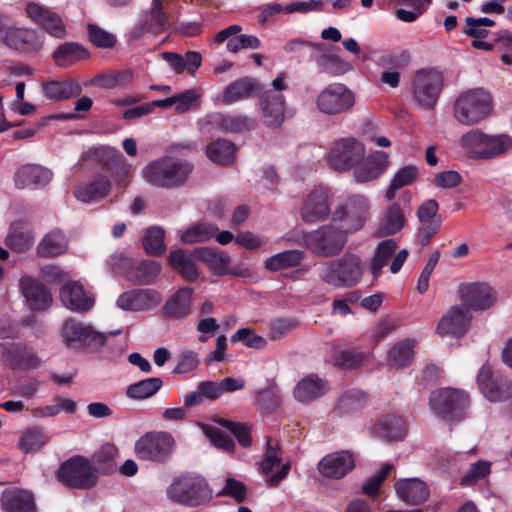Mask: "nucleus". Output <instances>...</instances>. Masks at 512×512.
<instances>
[{"label":"nucleus","mask_w":512,"mask_h":512,"mask_svg":"<svg viewBox=\"0 0 512 512\" xmlns=\"http://www.w3.org/2000/svg\"><path fill=\"white\" fill-rule=\"evenodd\" d=\"M166 495L172 502L190 508L205 506L212 500V490L207 480L193 472L174 477Z\"/></svg>","instance_id":"obj_1"},{"label":"nucleus","mask_w":512,"mask_h":512,"mask_svg":"<svg viewBox=\"0 0 512 512\" xmlns=\"http://www.w3.org/2000/svg\"><path fill=\"white\" fill-rule=\"evenodd\" d=\"M192 171L193 165L187 160L165 156L150 162L143 176L156 187L173 189L183 185Z\"/></svg>","instance_id":"obj_2"},{"label":"nucleus","mask_w":512,"mask_h":512,"mask_svg":"<svg viewBox=\"0 0 512 512\" xmlns=\"http://www.w3.org/2000/svg\"><path fill=\"white\" fill-rule=\"evenodd\" d=\"M369 211V200L363 195L354 194L337 204L331 212V220L348 236L364 227Z\"/></svg>","instance_id":"obj_3"},{"label":"nucleus","mask_w":512,"mask_h":512,"mask_svg":"<svg viewBox=\"0 0 512 512\" xmlns=\"http://www.w3.org/2000/svg\"><path fill=\"white\" fill-rule=\"evenodd\" d=\"M56 478L65 487L79 490L92 489L98 483L90 459L82 455H74L62 462Z\"/></svg>","instance_id":"obj_4"},{"label":"nucleus","mask_w":512,"mask_h":512,"mask_svg":"<svg viewBox=\"0 0 512 512\" xmlns=\"http://www.w3.org/2000/svg\"><path fill=\"white\" fill-rule=\"evenodd\" d=\"M492 110V98L481 88L468 90L458 96L454 116L464 125H473L486 118Z\"/></svg>","instance_id":"obj_5"},{"label":"nucleus","mask_w":512,"mask_h":512,"mask_svg":"<svg viewBox=\"0 0 512 512\" xmlns=\"http://www.w3.org/2000/svg\"><path fill=\"white\" fill-rule=\"evenodd\" d=\"M429 406L438 417L448 421H459L469 407V396L461 389L439 388L431 392Z\"/></svg>","instance_id":"obj_6"},{"label":"nucleus","mask_w":512,"mask_h":512,"mask_svg":"<svg viewBox=\"0 0 512 512\" xmlns=\"http://www.w3.org/2000/svg\"><path fill=\"white\" fill-rule=\"evenodd\" d=\"M348 236L333 222L322 225L316 230L304 234L303 241L308 250L322 257L337 255L342 251Z\"/></svg>","instance_id":"obj_7"},{"label":"nucleus","mask_w":512,"mask_h":512,"mask_svg":"<svg viewBox=\"0 0 512 512\" xmlns=\"http://www.w3.org/2000/svg\"><path fill=\"white\" fill-rule=\"evenodd\" d=\"M362 276L361 258L354 253H345L327 265L322 279L335 287H353L360 282Z\"/></svg>","instance_id":"obj_8"},{"label":"nucleus","mask_w":512,"mask_h":512,"mask_svg":"<svg viewBox=\"0 0 512 512\" xmlns=\"http://www.w3.org/2000/svg\"><path fill=\"white\" fill-rule=\"evenodd\" d=\"M175 440L168 432H147L135 443L134 453L139 460L166 463L172 457Z\"/></svg>","instance_id":"obj_9"},{"label":"nucleus","mask_w":512,"mask_h":512,"mask_svg":"<svg viewBox=\"0 0 512 512\" xmlns=\"http://www.w3.org/2000/svg\"><path fill=\"white\" fill-rule=\"evenodd\" d=\"M281 454L278 441L267 437L263 458L258 461V470L263 475L267 488L278 487L291 470V463L283 462Z\"/></svg>","instance_id":"obj_10"},{"label":"nucleus","mask_w":512,"mask_h":512,"mask_svg":"<svg viewBox=\"0 0 512 512\" xmlns=\"http://www.w3.org/2000/svg\"><path fill=\"white\" fill-rule=\"evenodd\" d=\"M285 74L282 73L272 81L273 89L267 90L260 98L263 123L270 128H278L284 121L285 98L281 91L287 89Z\"/></svg>","instance_id":"obj_11"},{"label":"nucleus","mask_w":512,"mask_h":512,"mask_svg":"<svg viewBox=\"0 0 512 512\" xmlns=\"http://www.w3.org/2000/svg\"><path fill=\"white\" fill-rule=\"evenodd\" d=\"M355 103L353 92L342 83H331L320 91L316 99L318 110L326 115L349 111Z\"/></svg>","instance_id":"obj_12"},{"label":"nucleus","mask_w":512,"mask_h":512,"mask_svg":"<svg viewBox=\"0 0 512 512\" xmlns=\"http://www.w3.org/2000/svg\"><path fill=\"white\" fill-rule=\"evenodd\" d=\"M365 156L364 145L353 137L336 140L329 152V164L335 171H347L358 165Z\"/></svg>","instance_id":"obj_13"},{"label":"nucleus","mask_w":512,"mask_h":512,"mask_svg":"<svg viewBox=\"0 0 512 512\" xmlns=\"http://www.w3.org/2000/svg\"><path fill=\"white\" fill-rule=\"evenodd\" d=\"M443 87V75L434 70H421L413 81V94L417 104L423 109H432L437 103Z\"/></svg>","instance_id":"obj_14"},{"label":"nucleus","mask_w":512,"mask_h":512,"mask_svg":"<svg viewBox=\"0 0 512 512\" xmlns=\"http://www.w3.org/2000/svg\"><path fill=\"white\" fill-rule=\"evenodd\" d=\"M94 156L101 169L109 173L120 188L127 187L133 169L120 150L103 146L95 149Z\"/></svg>","instance_id":"obj_15"},{"label":"nucleus","mask_w":512,"mask_h":512,"mask_svg":"<svg viewBox=\"0 0 512 512\" xmlns=\"http://www.w3.org/2000/svg\"><path fill=\"white\" fill-rule=\"evenodd\" d=\"M61 335L68 348L100 347L106 342L104 333L95 331L75 319H67L62 326Z\"/></svg>","instance_id":"obj_16"},{"label":"nucleus","mask_w":512,"mask_h":512,"mask_svg":"<svg viewBox=\"0 0 512 512\" xmlns=\"http://www.w3.org/2000/svg\"><path fill=\"white\" fill-rule=\"evenodd\" d=\"M439 203L435 199L425 200L416 211L419 222L416 238L422 246H427L431 239L440 231L442 217L439 215Z\"/></svg>","instance_id":"obj_17"},{"label":"nucleus","mask_w":512,"mask_h":512,"mask_svg":"<svg viewBox=\"0 0 512 512\" xmlns=\"http://www.w3.org/2000/svg\"><path fill=\"white\" fill-rule=\"evenodd\" d=\"M477 384L481 393L492 402H502L512 396V381L507 377L495 375L488 364L480 368Z\"/></svg>","instance_id":"obj_18"},{"label":"nucleus","mask_w":512,"mask_h":512,"mask_svg":"<svg viewBox=\"0 0 512 512\" xmlns=\"http://www.w3.org/2000/svg\"><path fill=\"white\" fill-rule=\"evenodd\" d=\"M411 200V192L405 191L402 194L401 202H393L386 208L377 230L378 236L395 235L405 227V214L411 211Z\"/></svg>","instance_id":"obj_19"},{"label":"nucleus","mask_w":512,"mask_h":512,"mask_svg":"<svg viewBox=\"0 0 512 512\" xmlns=\"http://www.w3.org/2000/svg\"><path fill=\"white\" fill-rule=\"evenodd\" d=\"M44 41V35L36 29L11 26L5 34L3 44L21 53L36 54L43 48Z\"/></svg>","instance_id":"obj_20"},{"label":"nucleus","mask_w":512,"mask_h":512,"mask_svg":"<svg viewBox=\"0 0 512 512\" xmlns=\"http://www.w3.org/2000/svg\"><path fill=\"white\" fill-rule=\"evenodd\" d=\"M26 14L52 37L64 39L67 36L65 22L58 13L51 9L39 3L29 2L26 6Z\"/></svg>","instance_id":"obj_21"},{"label":"nucleus","mask_w":512,"mask_h":512,"mask_svg":"<svg viewBox=\"0 0 512 512\" xmlns=\"http://www.w3.org/2000/svg\"><path fill=\"white\" fill-rule=\"evenodd\" d=\"M471 320L472 315L468 307L463 304L453 306L439 320L436 332L442 337L459 338L468 332Z\"/></svg>","instance_id":"obj_22"},{"label":"nucleus","mask_w":512,"mask_h":512,"mask_svg":"<svg viewBox=\"0 0 512 512\" xmlns=\"http://www.w3.org/2000/svg\"><path fill=\"white\" fill-rule=\"evenodd\" d=\"M355 457L349 450L325 455L317 464L318 472L325 478L339 480L355 468Z\"/></svg>","instance_id":"obj_23"},{"label":"nucleus","mask_w":512,"mask_h":512,"mask_svg":"<svg viewBox=\"0 0 512 512\" xmlns=\"http://www.w3.org/2000/svg\"><path fill=\"white\" fill-rule=\"evenodd\" d=\"M1 357L12 370H29L39 366V359L32 348L15 342L2 343Z\"/></svg>","instance_id":"obj_24"},{"label":"nucleus","mask_w":512,"mask_h":512,"mask_svg":"<svg viewBox=\"0 0 512 512\" xmlns=\"http://www.w3.org/2000/svg\"><path fill=\"white\" fill-rule=\"evenodd\" d=\"M328 191L322 187L309 192L300 208V215L305 223L324 221L331 214L328 203Z\"/></svg>","instance_id":"obj_25"},{"label":"nucleus","mask_w":512,"mask_h":512,"mask_svg":"<svg viewBox=\"0 0 512 512\" xmlns=\"http://www.w3.org/2000/svg\"><path fill=\"white\" fill-rule=\"evenodd\" d=\"M161 295L153 289H133L122 293L116 301L119 308L126 311H148L157 307Z\"/></svg>","instance_id":"obj_26"},{"label":"nucleus","mask_w":512,"mask_h":512,"mask_svg":"<svg viewBox=\"0 0 512 512\" xmlns=\"http://www.w3.org/2000/svg\"><path fill=\"white\" fill-rule=\"evenodd\" d=\"M52 172L38 164H24L14 173V184L18 189H39L52 179Z\"/></svg>","instance_id":"obj_27"},{"label":"nucleus","mask_w":512,"mask_h":512,"mask_svg":"<svg viewBox=\"0 0 512 512\" xmlns=\"http://www.w3.org/2000/svg\"><path fill=\"white\" fill-rule=\"evenodd\" d=\"M111 189L110 178L102 173H97L90 181L77 184L73 194L79 201L91 203L107 197Z\"/></svg>","instance_id":"obj_28"},{"label":"nucleus","mask_w":512,"mask_h":512,"mask_svg":"<svg viewBox=\"0 0 512 512\" xmlns=\"http://www.w3.org/2000/svg\"><path fill=\"white\" fill-rule=\"evenodd\" d=\"M353 176L357 183H365L377 179L389 165L388 154L384 151H374L359 163Z\"/></svg>","instance_id":"obj_29"},{"label":"nucleus","mask_w":512,"mask_h":512,"mask_svg":"<svg viewBox=\"0 0 512 512\" xmlns=\"http://www.w3.org/2000/svg\"><path fill=\"white\" fill-rule=\"evenodd\" d=\"M462 300L473 310H487L496 301L493 289L485 283H468L461 286Z\"/></svg>","instance_id":"obj_30"},{"label":"nucleus","mask_w":512,"mask_h":512,"mask_svg":"<svg viewBox=\"0 0 512 512\" xmlns=\"http://www.w3.org/2000/svg\"><path fill=\"white\" fill-rule=\"evenodd\" d=\"M20 288L31 310H45L51 305V293L40 281L24 276L20 280Z\"/></svg>","instance_id":"obj_31"},{"label":"nucleus","mask_w":512,"mask_h":512,"mask_svg":"<svg viewBox=\"0 0 512 512\" xmlns=\"http://www.w3.org/2000/svg\"><path fill=\"white\" fill-rule=\"evenodd\" d=\"M194 289L189 286L179 288L165 301L162 312L168 319L178 320L191 313L192 295Z\"/></svg>","instance_id":"obj_32"},{"label":"nucleus","mask_w":512,"mask_h":512,"mask_svg":"<svg viewBox=\"0 0 512 512\" xmlns=\"http://www.w3.org/2000/svg\"><path fill=\"white\" fill-rule=\"evenodd\" d=\"M0 501L3 512H37L33 494L18 487L5 489Z\"/></svg>","instance_id":"obj_33"},{"label":"nucleus","mask_w":512,"mask_h":512,"mask_svg":"<svg viewBox=\"0 0 512 512\" xmlns=\"http://www.w3.org/2000/svg\"><path fill=\"white\" fill-rule=\"evenodd\" d=\"M241 31L242 27L240 25H230L217 32L214 37V43L222 44L226 42V49L231 53H237L242 49L253 48L256 43V37L241 34Z\"/></svg>","instance_id":"obj_34"},{"label":"nucleus","mask_w":512,"mask_h":512,"mask_svg":"<svg viewBox=\"0 0 512 512\" xmlns=\"http://www.w3.org/2000/svg\"><path fill=\"white\" fill-rule=\"evenodd\" d=\"M395 490L399 498L409 505H419L429 497L428 486L418 478L396 481Z\"/></svg>","instance_id":"obj_35"},{"label":"nucleus","mask_w":512,"mask_h":512,"mask_svg":"<svg viewBox=\"0 0 512 512\" xmlns=\"http://www.w3.org/2000/svg\"><path fill=\"white\" fill-rule=\"evenodd\" d=\"M62 303L75 311H88L94 305V299L85 294L82 284L78 281H70L64 284L60 291Z\"/></svg>","instance_id":"obj_36"},{"label":"nucleus","mask_w":512,"mask_h":512,"mask_svg":"<svg viewBox=\"0 0 512 512\" xmlns=\"http://www.w3.org/2000/svg\"><path fill=\"white\" fill-rule=\"evenodd\" d=\"M42 90L47 99L59 102L80 96L82 86L75 79L68 78L45 82L42 85Z\"/></svg>","instance_id":"obj_37"},{"label":"nucleus","mask_w":512,"mask_h":512,"mask_svg":"<svg viewBox=\"0 0 512 512\" xmlns=\"http://www.w3.org/2000/svg\"><path fill=\"white\" fill-rule=\"evenodd\" d=\"M406 423L401 416L387 414L374 424V433L387 441H400L406 435Z\"/></svg>","instance_id":"obj_38"},{"label":"nucleus","mask_w":512,"mask_h":512,"mask_svg":"<svg viewBox=\"0 0 512 512\" xmlns=\"http://www.w3.org/2000/svg\"><path fill=\"white\" fill-rule=\"evenodd\" d=\"M328 383L315 374L303 378L294 389L295 398L302 403H310L328 391Z\"/></svg>","instance_id":"obj_39"},{"label":"nucleus","mask_w":512,"mask_h":512,"mask_svg":"<svg viewBox=\"0 0 512 512\" xmlns=\"http://www.w3.org/2000/svg\"><path fill=\"white\" fill-rule=\"evenodd\" d=\"M118 452V448L112 443H105L95 451L90 459L95 475H111L115 473Z\"/></svg>","instance_id":"obj_40"},{"label":"nucleus","mask_w":512,"mask_h":512,"mask_svg":"<svg viewBox=\"0 0 512 512\" xmlns=\"http://www.w3.org/2000/svg\"><path fill=\"white\" fill-rule=\"evenodd\" d=\"M193 257L205 263L216 275L226 274L230 263V257L226 252L211 247L195 248Z\"/></svg>","instance_id":"obj_41"},{"label":"nucleus","mask_w":512,"mask_h":512,"mask_svg":"<svg viewBox=\"0 0 512 512\" xmlns=\"http://www.w3.org/2000/svg\"><path fill=\"white\" fill-rule=\"evenodd\" d=\"M89 57V51L76 42H65L52 53V58L59 67H69Z\"/></svg>","instance_id":"obj_42"},{"label":"nucleus","mask_w":512,"mask_h":512,"mask_svg":"<svg viewBox=\"0 0 512 512\" xmlns=\"http://www.w3.org/2000/svg\"><path fill=\"white\" fill-rule=\"evenodd\" d=\"M133 80V72L131 69L114 71L109 73L97 74L85 86H96L102 89L125 88Z\"/></svg>","instance_id":"obj_43"},{"label":"nucleus","mask_w":512,"mask_h":512,"mask_svg":"<svg viewBox=\"0 0 512 512\" xmlns=\"http://www.w3.org/2000/svg\"><path fill=\"white\" fill-rule=\"evenodd\" d=\"M160 265L153 260H141L127 271V278L136 285H148L159 275Z\"/></svg>","instance_id":"obj_44"},{"label":"nucleus","mask_w":512,"mask_h":512,"mask_svg":"<svg viewBox=\"0 0 512 512\" xmlns=\"http://www.w3.org/2000/svg\"><path fill=\"white\" fill-rule=\"evenodd\" d=\"M68 242L64 233L54 229L47 233L37 246V253L41 257L50 258L58 256L67 250Z\"/></svg>","instance_id":"obj_45"},{"label":"nucleus","mask_w":512,"mask_h":512,"mask_svg":"<svg viewBox=\"0 0 512 512\" xmlns=\"http://www.w3.org/2000/svg\"><path fill=\"white\" fill-rule=\"evenodd\" d=\"M256 90V81L244 77L230 83L223 91L222 102L230 105L234 102L250 97Z\"/></svg>","instance_id":"obj_46"},{"label":"nucleus","mask_w":512,"mask_h":512,"mask_svg":"<svg viewBox=\"0 0 512 512\" xmlns=\"http://www.w3.org/2000/svg\"><path fill=\"white\" fill-rule=\"evenodd\" d=\"M236 146L233 142L218 138L206 147L207 157L219 165H228L234 161Z\"/></svg>","instance_id":"obj_47"},{"label":"nucleus","mask_w":512,"mask_h":512,"mask_svg":"<svg viewBox=\"0 0 512 512\" xmlns=\"http://www.w3.org/2000/svg\"><path fill=\"white\" fill-rule=\"evenodd\" d=\"M418 168L414 165H406L400 168L393 176L389 187L385 192L387 201H392L396 197L399 189L412 185L418 178Z\"/></svg>","instance_id":"obj_48"},{"label":"nucleus","mask_w":512,"mask_h":512,"mask_svg":"<svg viewBox=\"0 0 512 512\" xmlns=\"http://www.w3.org/2000/svg\"><path fill=\"white\" fill-rule=\"evenodd\" d=\"M396 249L397 242L394 239L383 240L377 245L370 265V271L374 278L381 275L383 267L387 265Z\"/></svg>","instance_id":"obj_49"},{"label":"nucleus","mask_w":512,"mask_h":512,"mask_svg":"<svg viewBox=\"0 0 512 512\" xmlns=\"http://www.w3.org/2000/svg\"><path fill=\"white\" fill-rule=\"evenodd\" d=\"M368 402V395L360 389L345 391L336 406L339 414H351L364 408Z\"/></svg>","instance_id":"obj_50"},{"label":"nucleus","mask_w":512,"mask_h":512,"mask_svg":"<svg viewBox=\"0 0 512 512\" xmlns=\"http://www.w3.org/2000/svg\"><path fill=\"white\" fill-rule=\"evenodd\" d=\"M320 73L329 76L343 75L352 70V65L335 54H321L315 58Z\"/></svg>","instance_id":"obj_51"},{"label":"nucleus","mask_w":512,"mask_h":512,"mask_svg":"<svg viewBox=\"0 0 512 512\" xmlns=\"http://www.w3.org/2000/svg\"><path fill=\"white\" fill-rule=\"evenodd\" d=\"M160 377L146 378L128 386L125 395L129 399L143 400L154 396L162 387Z\"/></svg>","instance_id":"obj_52"},{"label":"nucleus","mask_w":512,"mask_h":512,"mask_svg":"<svg viewBox=\"0 0 512 512\" xmlns=\"http://www.w3.org/2000/svg\"><path fill=\"white\" fill-rule=\"evenodd\" d=\"M22 221H15L10 226V231L5 239L6 245L17 252H26L32 246L30 233L25 229Z\"/></svg>","instance_id":"obj_53"},{"label":"nucleus","mask_w":512,"mask_h":512,"mask_svg":"<svg viewBox=\"0 0 512 512\" xmlns=\"http://www.w3.org/2000/svg\"><path fill=\"white\" fill-rule=\"evenodd\" d=\"M304 258L300 250H287L277 253L265 261V268L271 271L298 266Z\"/></svg>","instance_id":"obj_54"},{"label":"nucleus","mask_w":512,"mask_h":512,"mask_svg":"<svg viewBox=\"0 0 512 512\" xmlns=\"http://www.w3.org/2000/svg\"><path fill=\"white\" fill-rule=\"evenodd\" d=\"M510 146V138L505 135L489 137L485 136V141L481 149L473 150L475 158L489 159L506 151Z\"/></svg>","instance_id":"obj_55"},{"label":"nucleus","mask_w":512,"mask_h":512,"mask_svg":"<svg viewBox=\"0 0 512 512\" xmlns=\"http://www.w3.org/2000/svg\"><path fill=\"white\" fill-rule=\"evenodd\" d=\"M48 442L47 435L39 427L27 428L18 441V448L23 453H31L39 450Z\"/></svg>","instance_id":"obj_56"},{"label":"nucleus","mask_w":512,"mask_h":512,"mask_svg":"<svg viewBox=\"0 0 512 512\" xmlns=\"http://www.w3.org/2000/svg\"><path fill=\"white\" fill-rule=\"evenodd\" d=\"M218 232V226L212 223H198L186 229L181 240L184 243L193 244L210 240Z\"/></svg>","instance_id":"obj_57"},{"label":"nucleus","mask_w":512,"mask_h":512,"mask_svg":"<svg viewBox=\"0 0 512 512\" xmlns=\"http://www.w3.org/2000/svg\"><path fill=\"white\" fill-rule=\"evenodd\" d=\"M413 357V343L403 340L395 344L388 353V362L395 368L407 367Z\"/></svg>","instance_id":"obj_58"},{"label":"nucleus","mask_w":512,"mask_h":512,"mask_svg":"<svg viewBox=\"0 0 512 512\" xmlns=\"http://www.w3.org/2000/svg\"><path fill=\"white\" fill-rule=\"evenodd\" d=\"M365 357V354L357 349L336 350L331 355V362L343 369H353L359 367Z\"/></svg>","instance_id":"obj_59"},{"label":"nucleus","mask_w":512,"mask_h":512,"mask_svg":"<svg viewBox=\"0 0 512 512\" xmlns=\"http://www.w3.org/2000/svg\"><path fill=\"white\" fill-rule=\"evenodd\" d=\"M165 231L163 228L154 226L146 230L142 245L145 251L150 255H161L165 250L164 244Z\"/></svg>","instance_id":"obj_60"},{"label":"nucleus","mask_w":512,"mask_h":512,"mask_svg":"<svg viewBox=\"0 0 512 512\" xmlns=\"http://www.w3.org/2000/svg\"><path fill=\"white\" fill-rule=\"evenodd\" d=\"M215 422L221 427L227 429L237 439L238 443L243 447H248L252 443L251 431L252 426L245 423L235 422L232 420L219 418Z\"/></svg>","instance_id":"obj_61"},{"label":"nucleus","mask_w":512,"mask_h":512,"mask_svg":"<svg viewBox=\"0 0 512 512\" xmlns=\"http://www.w3.org/2000/svg\"><path fill=\"white\" fill-rule=\"evenodd\" d=\"M148 29L153 34H160L169 28V21L163 10L162 0H152L150 20H146Z\"/></svg>","instance_id":"obj_62"},{"label":"nucleus","mask_w":512,"mask_h":512,"mask_svg":"<svg viewBox=\"0 0 512 512\" xmlns=\"http://www.w3.org/2000/svg\"><path fill=\"white\" fill-rule=\"evenodd\" d=\"M491 473V463L479 460L473 463L469 470L461 477L460 485L471 486L484 479Z\"/></svg>","instance_id":"obj_63"},{"label":"nucleus","mask_w":512,"mask_h":512,"mask_svg":"<svg viewBox=\"0 0 512 512\" xmlns=\"http://www.w3.org/2000/svg\"><path fill=\"white\" fill-rule=\"evenodd\" d=\"M89 41L98 48L110 49L116 45V37L96 24H88Z\"/></svg>","instance_id":"obj_64"}]
</instances>
